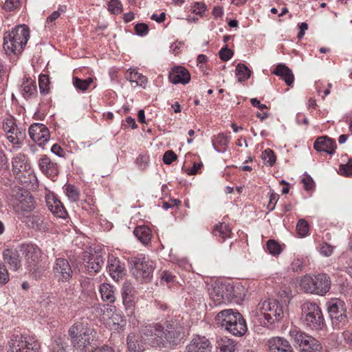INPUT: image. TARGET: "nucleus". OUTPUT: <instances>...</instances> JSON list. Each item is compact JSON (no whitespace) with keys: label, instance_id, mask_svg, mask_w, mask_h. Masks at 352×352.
I'll list each match as a JSON object with an SVG mask.
<instances>
[{"label":"nucleus","instance_id":"obj_53","mask_svg":"<svg viewBox=\"0 0 352 352\" xmlns=\"http://www.w3.org/2000/svg\"><path fill=\"white\" fill-rule=\"evenodd\" d=\"M219 57L223 61L229 60L233 56V52L226 45L219 52Z\"/></svg>","mask_w":352,"mask_h":352},{"label":"nucleus","instance_id":"obj_49","mask_svg":"<svg viewBox=\"0 0 352 352\" xmlns=\"http://www.w3.org/2000/svg\"><path fill=\"white\" fill-rule=\"evenodd\" d=\"M339 173L345 176L352 175V159L349 160L346 164H341L340 166Z\"/></svg>","mask_w":352,"mask_h":352},{"label":"nucleus","instance_id":"obj_61","mask_svg":"<svg viewBox=\"0 0 352 352\" xmlns=\"http://www.w3.org/2000/svg\"><path fill=\"white\" fill-rule=\"evenodd\" d=\"M181 204V201L177 199H170L169 201H164L162 207L167 210L176 206H178Z\"/></svg>","mask_w":352,"mask_h":352},{"label":"nucleus","instance_id":"obj_8","mask_svg":"<svg viewBox=\"0 0 352 352\" xmlns=\"http://www.w3.org/2000/svg\"><path fill=\"white\" fill-rule=\"evenodd\" d=\"M301 309V320L306 327L316 331L322 329L325 324L324 318L317 303L305 302L302 304Z\"/></svg>","mask_w":352,"mask_h":352},{"label":"nucleus","instance_id":"obj_7","mask_svg":"<svg viewBox=\"0 0 352 352\" xmlns=\"http://www.w3.org/2000/svg\"><path fill=\"white\" fill-rule=\"evenodd\" d=\"M331 283L330 278L326 274L314 276L306 274L301 278L300 286L306 293L324 296L329 291Z\"/></svg>","mask_w":352,"mask_h":352},{"label":"nucleus","instance_id":"obj_38","mask_svg":"<svg viewBox=\"0 0 352 352\" xmlns=\"http://www.w3.org/2000/svg\"><path fill=\"white\" fill-rule=\"evenodd\" d=\"M219 352H234V344L232 340H230L226 337L221 338L217 342Z\"/></svg>","mask_w":352,"mask_h":352},{"label":"nucleus","instance_id":"obj_6","mask_svg":"<svg viewBox=\"0 0 352 352\" xmlns=\"http://www.w3.org/2000/svg\"><path fill=\"white\" fill-rule=\"evenodd\" d=\"M259 312L256 318L257 322L263 327H267L275 322L280 320L283 316V306L276 300L269 299L259 303Z\"/></svg>","mask_w":352,"mask_h":352},{"label":"nucleus","instance_id":"obj_28","mask_svg":"<svg viewBox=\"0 0 352 352\" xmlns=\"http://www.w3.org/2000/svg\"><path fill=\"white\" fill-rule=\"evenodd\" d=\"M272 74L280 76L287 86H292L294 83V76L292 71L285 64L279 63L276 65Z\"/></svg>","mask_w":352,"mask_h":352},{"label":"nucleus","instance_id":"obj_40","mask_svg":"<svg viewBox=\"0 0 352 352\" xmlns=\"http://www.w3.org/2000/svg\"><path fill=\"white\" fill-rule=\"evenodd\" d=\"M93 82V79L91 77L86 79H80L78 77H73V85L76 89L85 91L88 89L91 84Z\"/></svg>","mask_w":352,"mask_h":352},{"label":"nucleus","instance_id":"obj_48","mask_svg":"<svg viewBox=\"0 0 352 352\" xmlns=\"http://www.w3.org/2000/svg\"><path fill=\"white\" fill-rule=\"evenodd\" d=\"M21 6V0H6L3 9L7 12H11L19 8Z\"/></svg>","mask_w":352,"mask_h":352},{"label":"nucleus","instance_id":"obj_4","mask_svg":"<svg viewBox=\"0 0 352 352\" xmlns=\"http://www.w3.org/2000/svg\"><path fill=\"white\" fill-rule=\"evenodd\" d=\"M30 38V30L25 25H19L5 34L3 49L8 54H18L23 52Z\"/></svg>","mask_w":352,"mask_h":352},{"label":"nucleus","instance_id":"obj_29","mask_svg":"<svg viewBox=\"0 0 352 352\" xmlns=\"http://www.w3.org/2000/svg\"><path fill=\"white\" fill-rule=\"evenodd\" d=\"M127 346L131 352H142L145 350L144 344L146 342L140 334L130 333L127 336Z\"/></svg>","mask_w":352,"mask_h":352},{"label":"nucleus","instance_id":"obj_17","mask_svg":"<svg viewBox=\"0 0 352 352\" xmlns=\"http://www.w3.org/2000/svg\"><path fill=\"white\" fill-rule=\"evenodd\" d=\"M53 272L58 281L68 282L72 277L73 271L68 261L57 258L53 265Z\"/></svg>","mask_w":352,"mask_h":352},{"label":"nucleus","instance_id":"obj_63","mask_svg":"<svg viewBox=\"0 0 352 352\" xmlns=\"http://www.w3.org/2000/svg\"><path fill=\"white\" fill-rule=\"evenodd\" d=\"M122 300L126 309H132L134 305L133 296H122Z\"/></svg>","mask_w":352,"mask_h":352},{"label":"nucleus","instance_id":"obj_16","mask_svg":"<svg viewBox=\"0 0 352 352\" xmlns=\"http://www.w3.org/2000/svg\"><path fill=\"white\" fill-rule=\"evenodd\" d=\"M82 265L86 272L94 275L101 270L104 265V258L98 252L85 251L82 253Z\"/></svg>","mask_w":352,"mask_h":352},{"label":"nucleus","instance_id":"obj_59","mask_svg":"<svg viewBox=\"0 0 352 352\" xmlns=\"http://www.w3.org/2000/svg\"><path fill=\"white\" fill-rule=\"evenodd\" d=\"M161 280L166 283H172L175 280V276L168 271H164L161 275Z\"/></svg>","mask_w":352,"mask_h":352},{"label":"nucleus","instance_id":"obj_51","mask_svg":"<svg viewBox=\"0 0 352 352\" xmlns=\"http://www.w3.org/2000/svg\"><path fill=\"white\" fill-rule=\"evenodd\" d=\"M135 289L130 282L126 281L124 283L122 288V296H133Z\"/></svg>","mask_w":352,"mask_h":352},{"label":"nucleus","instance_id":"obj_58","mask_svg":"<svg viewBox=\"0 0 352 352\" xmlns=\"http://www.w3.org/2000/svg\"><path fill=\"white\" fill-rule=\"evenodd\" d=\"M9 280V276L8 273V270L6 268L5 265L0 262V283L5 284Z\"/></svg>","mask_w":352,"mask_h":352},{"label":"nucleus","instance_id":"obj_43","mask_svg":"<svg viewBox=\"0 0 352 352\" xmlns=\"http://www.w3.org/2000/svg\"><path fill=\"white\" fill-rule=\"evenodd\" d=\"M267 249L270 254L272 255H278L280 254L282 249L280 244L275 240L270 239L267 242Z\"/></svg>","mask_w":352,"mask_h":352},{"label":"nucleus","instance_id":"obj_62","mask_svg":"<svg viewBox=\"0 0 352 352\" xmlns=\"http://www.w3.org/2000/svg\"><path fill=\"white\" fill-rule=\"evenodd\" d=\"M206 10L205 4L202 2H196L193 6L192 11L196 14H201Z\"/></svg>","mask_w":352,"mask_h":352},{"label":"nucleus","instance_id":"obj_33","mask_svg":"<svg viewBox=\"0 0 352 352\" xmlns=\"http://www.w3.org/2000/svg\"><path fill=\"white\" fill-rule=\"evenodd\" d=\"M212 234L216 237L221 239V242L230 238L232 231L228 225L225 223H219L216 224L212 229Z\"/></svg>","mask_w":352,"mask_h":352},{"label":"nucleus","instance_id":"obj_11","mask_svg":"<svg viewBox=\"0 0 352 352\" xmlns=\"http://www.w3.org/2000/svg\"><path fill=\"white\" fill-rule=\"evenodd\" d=\"M12 171L16 177L24 184L25 187L35 179L32 174L30 166L27 162V157L24 154L19 153L12 159Z\"/></svg>","mask_w":352,"mask_h":352},{"label":"nucleus","instance_id":"obj_18","mask_svg":"<svg viewBox=\"0 0 352 352\" xmlns=\"http://www.w3.org/2000/svg\"><path fill=\"white\" fill-rule=\"evenodd\" d=\"M28 133L30 138L40 146L47 142L50 138L48 128L42 123L31 124Z\"/></svg>","mask_w":352,"mask_h":352},{"label":"nucleus","instance_id":"obj_56","mask_svg":"<svg viewBox=\"0 0 352 352\" xmlns=\"http://www.w3.org/2000/svg\"><path fill=\"white\" fill-rule=\"evenodd\" d=\"M320 252L325 256H329L333 252V247L327 243H323L320 248Z\"/></svg>","mask_w":352,"mask_h":352},{"label":"nucleus","instance_id":"obj_37","mask_svg":"<svg viewBox=\"0 0 352 352\" xmlns=\"http://www.w3.org/2000/svg\"><path fill=\"white\" fill-rule=\"evenodd\" d=\"M235 73L238 76V80L239 82H243L250 78L252 72L245 65L239 63L236 66Z\"/></svg>","mask_w":352,"mask_h":352},{"label":"nucleus","instance_id":"obj_1","mask_svg":"<svg viewBox=\"0 0 352 352\" xmlns=\"http://www.w3.org/2000/svg\"><path fill=\"white\" fill-rule=\"evenodd\" d=\"M182 328L173 320L162 323H151L140 329L144 342L153 347H166L177 345L183 338Z\"/></svg>","mask_w":352,"mask_h":352},{"label":"nucleus","instance_id":"obj_12","mask_svg":"<svg viewBox=\"0 0 352 352\" xmlns=\"http://www.w3.org/2000/svg\"><path fill=\"white\" fill-rule=\"evenodd\" d=\"M130 264L132 272L137 279L150 280L155 269L153 261L146 259L142 254L131 257Z\"/></svg>","mask_w":352,"mask_h":352},{"label":"nucleus","instance_id":"obj_39","mask_svg":"<svg viewBox=\"0 0 352 352\" xmlns=\"http://www.w3.org/2000/svg\"><path fill=\"white\" fill-rule=\"evenodd\" d=\"M346 272L352 278V252H346L339 258Z\"/></svg>","mask_w":352,"mask_h":352},{"label":"nucleus","instance_id":"obj_23","mask_svg":"<svg viewBox=\"0 0 352 352\" xmlns=\"http://www.w3.org/2000/svg\"><path fill=\"white\" fill-rule=\"evenodd\" d=\"M38 165L40 170L47 177H54L58 174V164L46 155L41 156L38 161Z\"/></svg>","mask_w":352,"mask_h":352},{"label":"nucleus","instance_id":"obj_30","mask_svg":"<svg viewBox=\"0 0 352 352\" xmlns=\"http://www.w3.org/2000/svg\"><path fill=\"white\" fill-rule=\"evenodd\" d=\"M133 234L143 245H147L151 241L152 231L146 226H137L133 231Z\"/></svg>","mask_w":352,"mask_h":352},{"label":"nucleus","instance_id":"obj_47","mask_svg":"<svg viewBox=\"0 0 352 352\" xmlns=\"http://www.w3.org/2000/svg\"><path fill=\"white\" fill-rule=\"evenodd\" d=\"M39 88L41 94H47L50 89L49 78L46 75H41L39 77Z\"/></svg>","mask_w":352,"mask_h":352},{"label":"nucleus","instance_id":"obj_25","mask_svg":"<svg viewBox=\"0 0 352 352\" xmlns=\"http://www.w3.org/2000/svg\"><path fill=\"white\" fill-rule=\"evenodd\" d=\"M46 204L49 210L56 217L61 219H66L67 217V212L63 204L54 195H47L46 197Z\"/></svg>","mask_w":352,"mask_h":352},{"label":"nucleus","instance_id":"obj_50","mask_svg":"<svg viewBox=\"0 0 352 352\" xmlns=\"http://www.w3.org/2000/svg\"><path fill=\"white\" fill-rule=\"evenodd\" d=\"M270 201L267 204V209L270 211L274 210L276 204L279 199V195L276 193L273 190H271L269 192Z\"/></svg>","mask_w":352,"mask_h":352},{"label":"nucleus","instance_id":"obj_3","mask_svg":"<svg viewBox=\"0 0 352 352\" xmlns=\"http://www.w3.org/2000/svg\"><path fill=\"white\" fill-rule=\"evenodd\" d=\"M72 344L77 350L85 351L96 337V331L86 321H78L68 331Z\"/></svg>","mask_w":352,"mask_h":352},{"label":"nucleus","instance_id":"obj_22","mask_svg":"<svg viewBox=\"0 0 352 352\" xmlns=\"http://www.w3.org/2000/svg\"><path fill=\"white\" fill-rule=\"evenodd\" d=\"M168 78L174 85H186L190 80V74L185 67L182 66H175L169 72Z\"/></svg>","mask_w":352,"mask_h":352},{"label":"nucleus","instance_id":"obj_54","mask_svg":"<svg viewBox=\"0 0 352 352\" xmlns=\"http://www.w3.org/2000/svg\"><path fill=\"white\" fill-rule=\"evenodd\" d=\"M177 158V155L172 150L166 151L163 155V162L166 164H170L173 162L175 161Z\"/></svg>","mask_w":352,"mask_h":352},{"label":"nucleus","instance_id":"obj_15","mask_svg":"<svg viewBox=\"0 0 352 352\" xmlns=\"http://www.w3.org/2000/svg\"><path fill=\"white\" fill-rule=\"evenodd\" d=\"M38 342L21 335L13 336L9 342L8 352H38Z\"/></svg>","mask_w":352,"mask_h":352},{"label":"nucleus","instance_id":"obj_46","mask_svg":"<svg viewBox=\"0 0 352 352\" xmlns=\"http://www.w3.org/2000/svg\"><path fill=\"white\" fill-rule=\"evenodd\" d=\"M112 323L115 326V329H118L124 325L125 321L123 317L118 314L113 313L109 318V323Z\"/></svg>","mask_w":352,"mask_h":352},{"label":"nucleus","instance_id":"obj_55","mask_svg":"<svg viewBox=\"0 0 352 352\" xmlns=\"http://www.w3.org/2000/svg\"><path fill=\"white\" fill-rule=\"evenodd\" d=\"M135 33L139 36H144L148 32V26L144 23H138L135 26Z\"/></svg>","mask_w":352,"mask_h":352},{"label":"nucleus","instance_id":"obj_57","mask_svg":"<svg viewBox=\"0 0 352 352\" xmlns=\"http://www.w3.org/2000/svg\"><path fill=\"white\" fill-rule=\"evenodd\" d=\"M50 352H65L63 344L60 339L55 340L52 343Z\"/></svg>","mask_w":352,"mask_h":352},{"label":"nucleus","instance_id":"obj_27","mask_svg":"<svg viewBox=\"0 0 352 352\" xmlns=\"http://www.w3.org/2000/svg\"><path fill=\"white\" fill-rule=\"evenodd\" d=\"M314 148L319 152H325L328 154H333L336 148V142L327 136H322L317 138L314 144Z\"/></svg>","mask_w":352,"mask_h":352},{"label":"nucleus","instance_id":"obj_20","mask_svg":"<svg viewBox=\"0 0 352 352\" xmlns=\"http://www.w3.org/2000/svg\"><path fill=\"white\" fill-rule=\"evenodd\" d=\"M328 312L333 323L344 322L346 320V309L342 300H336L330 302Z\"/></svg>","mask_w":352,"mask_h":352},{"label":"nucleus","instance_id":"obj_2","mask_svg":"<svg viewBox=\"0 0 352 352\" xmlns=\"http://www.w3.org/2000/svg\"><path fill=\"white\" fill-rule=\"evenodd\" d=\"M217 324L234 336H241L247 331V325L243 316L231 309L219 311L216 318Z\"/></svg>","mask_w":352,"mask_h":352},{"label":"nucleus","instance_id":"obj_5","mask_svg":"<svg viewBox=\"0 0 352 352\" xmlns=\"http://www.w3.org/2000/svg\"><path fill=\"white\" fill-rule=\"evenodd\" d=\"M2 129L4 133L6 140H3V144L6 146H12L10 152L21 147L23 141L26 138L25 130L18 126L16 119L11 115L3 118L2 121Z\"/></svg>","mask_w":352,"mask_h":352},{"label":"nucleus","instance_id":"obj_21","mask_svg":"<svg viewBox=\"0 0 352 352\" xmlns=\"http://www.w3.org/2000/svg\"><path fill=\"white\" fill-rule=\"evenodd\" d=\"M107 268L111 277L116 281L122 279L126 274L124 264L113 256L109 257Z\"/></svg>","mask_w":352,"mask_h":352},{"label":"nucleus","instance_id":"obj_34","mask_svg":"<svg viewBox=\"0 0 352 352\" xmlns=\"http://www.w3.org/2000/svg\"><path fill=\"white\" fill-rule=\"evenodd\" d=\"M125 78L126 80L135 83V85L138 86H144L147 82V78L145 76H143L135 69L131 68L126 71Z\"/></svg>","mask_w":352,"mask_h":352},{"label":"nucleus","instance_id":"obj_42","mask_svg":"<svg viewBox=\"0 0 352 352\" xmlns=\"http://www.w3.org/2000/svg\"><path fill=\"white\" fill-rule=\"evenodd\" d=\"M262 160L265 164L272 166L276 162V155L270 148H267L262 153Z\"/></svg>","mask_w":352,"mask_h":352},{"label":"nucleus","instance_id":"obj_45","mask_svg":"<svg viewBox=\"0 0 352 352\" xmlns=\"http://www.w3.org/2000/svg\"><path fill=\"white\" fill-rule=\"evenodd\" d=\"M296 230L300 236H305L309 232V224L304 219H300L296 225Z\"/></svg>","mask_w":352,"mask_h":352},{"label":"nucleus","instance_id":"obj_14","mask_svg":"<svg viewBox=\"0 0 352 352\" xmlns=\"http://www.w3.org/2000/svg\"><path fill=\"white\" fill-rule=\"evenodd\" d=\"M19 250L25 256L30 271L36 275L40 274L38 264L42 254L41 249L34 244H21Z\"/></svg>","mask_w":352,"mask_h":352},{"label":"nucleus","instance_id":"obj_36","mask_svg":"<svg viewBox=\"0 0 352 352\" xmlns=\"http://www.w3.org/2000/svg\"><path fill=\"white\" fill-rule=\"evenodd\" d=\"M100 293L103 300L113 302L116 300L113 287L108 283H103L100 287Z\"/></svg>","mask_w":352,"mask_h":352},{"label":"nucleus","instance_id":"obj_60","mask_svg":"<svg viewBox=\"0 0 352 352\" xmlns=\"http://www.w3.org/2000/svg\"><path fill=\"white\" fill-rule=\"evenodd\" d=\"M136 163L140 168L142 170L145 169L148 165V157L144 155H140L136 159Z\"/></svg>","mask_w":352,"mask_h":352},{"label":"nucleus","instance_id":"obj_10","mask_svg":"<svg viewBox=\"0 0 352 352\" xmlns=\"http://www.w3.org/2000/svg\"><path fill=\"white\" fill-rule=\"evenodd\" d=\"M289 336L300 349L305 352H320L322 349L318 340L299 329H292Z\"/></svg>","mask_w":352,"mask_h":352},{"label":"nucleus","instance_id":"obj_13","mask_svg":"<svg viewBox=\"0 0 352 352\" xmlns=\"http://www.w3.org/2000/svg\"><path fill=\"white\" fill-rule=\"evenodd\" d=\"M208 292L216 305L230 302L235 297L234 286L230 283H215Z\"/></svg>","mask_w":352,"mask_h":352},{"label":"nucleus","instance_id":"obj_41","mask_svg":"<svg viewBox=\"0 0 352 352\" xmlns=\"http://www.w3.org/2000/svg\"><path fill=\"white\" fill-rule=\"evenodd\" d=\"M65 193L68 199L73 202L77 201L80 197V192L75 186L69 184L65 187Z\"/></svg>","mask_w":352,"mask_h":352},{"label":"nucleus","instance_id":"obj_19","mask_svg":"<svg viewBox=\"0 0 352 352\" xmlns=\"http://www.w3.org/2000/svg\"><path fill=\"white\" fill-rule=\"evenodd\" d=\"M212 344L205 336L197 335L186 346L185 352H211Z\"/></svg>","mask_w":352,"mask_h":352},{"label":"nucleus","instance_id":"obj_26","mask_svg":"<svg viewBox=\"0 0 352 352\" xmlns=\"http://www.w3.org/2000/svg\"><path fill=\"white\" fill-rule=\"evenodd\" d=\"M270 352H293L289 342L283 338L274 337L267 341Z\"/></svg>","mask_w":352,"mask_h":352},{"label":"nucleus","instance_id":"obj_44","mask_svg":"<svg viewBox=\"0 0 352 352\" xmlns=\"http://www.w3.org/2000/svg\"><path fill=\"white\" fill-rule=\"evenodd\" d=\"M108 10L113 14H119L122 11V4L119 0H110L108 3Z\"/></svg>","mask_w":352,"mask_h":352},{"label":"nucleus","instance_id":"obj_31","mask_svg":"<svg viewBox=\"0 0 352 352\" xmlns=\"http://www.w3.org/2000/svg\"><path fill=\"white\" fill-rule=\"evenodd\" d=\"M23 221L33 229L41 230L45 229L43 226V218L39 214H30L24 217Z\"/></svg>","mask_w":352,"mask_h":352},{"label":"nucleus","instance_id":"obj_24","mask_svg":"<svg viewBox=\"0 0 352 352\" xmlns=\"http://www.w3.org/2000/svg\"><path fill=\"white\" fill-rule=\"evenodd\" d=\"M19 246L17 248H8L3 252L4 261L11 270L16 271L21 266Z\"/></svg>","mask_w":352,"mask_h":352},{"label":"nucleus","instance_id":"obj_32","mask_svg":"<svg viewBox=\"0 0 352 352\" xmlns=\"http://www.w3.org/2000/svg\"><path fill=\"white\" fill-rule=\"evenodd\" d=\"M21 93L25 98H30L37 94L36 82L30 78L23 80L21 85Z\"/></svg>","mask_w":352,"mask_h":352},{"label":"nucleus","instance_id":"obj_64","mask_svg":"<svg viewBox=\"0 0 352 352\" xmlns=\"http://www.w3.org/2000/svg\"><path fill=\"white\" fill-rule=\"evenodd\" d=\"M306 190H311L314 186V181L309 176H307L302 180Z\"/></svg>","mask_w":352,"mask_h":352},{"label":"nucleus","instance_id":"obj_9","mask_svg":"<svg viewBox=\"0 0 352 352\" xmlns=\"http://www.w3.org/2000/svg\"><path fill=\"white\" fill-rule=\"evenodd\" d=\"M8 201L17 212L20 211L30 212L35 208L32 195L18 186L12 188L8 196Z\"/></svg>","mask_w":352,"mask_h":352},{"label":"nucleus","instance_id":"obj_52","mask_svg":"<svg viewBox=\"0 0 352 352\" xmlns=\"http://www.w3.org/2000/svg\"><path fill=\"white\" fill-rule=\"evenodd\" d=\"M304 267V260L302 258H296L291 263L290 269L295 272L302 271Z\"/></svg>","mask_w":352,"mask_h":352},{"label":"nucleus","instance_id":"obj_35","mask_svg":"<svg viewBox=\"0 0 352 352\" xmlns=\"http://www.w3.org/2000/svg\"><path fill=\"white\" fill-rule=\"evenodd\" d=\"M229 140L223 133H219L212 139V145L217 152H224L228 144Z\"/></svg>","mask_w":352,"mask_h":352}]
</instances>
